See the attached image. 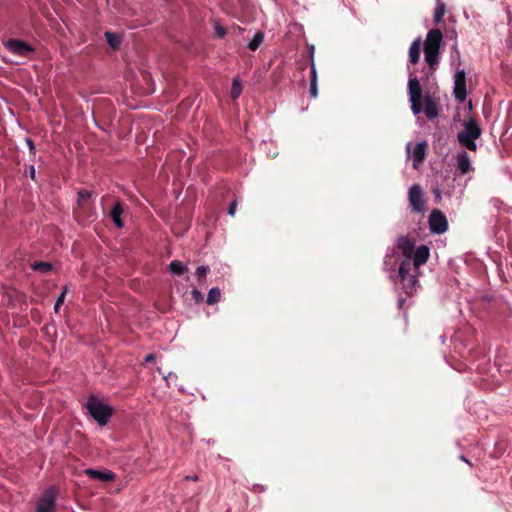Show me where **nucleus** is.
Listing matches in <instances>:
<instances>
[{
  "mask_svg": "<svg viewBox=\"0 0 512 512\" xmlns=\"http://www.w3.org/2000/svg\"><path fill=\"white\" fill-rule=\"evenodd\" d=\"M408 93L411 102V109L414 115H418L422 110L430 120L438 117L439 109L436 101L431 96L424 98V108L422 104V87L417 77H410L408 81Z\"/></svg>",
  "mask_w": 512,
  "mask_h": 512,
  "instance_id": "obj_1",
  "label": "nucleus"
},
{
  "mask_svg": "<svg viewBox=\"0 0 512 512\" xmlns=\"http://www.w3.org/2000/svg\"><path fill=\"white\" fill-rule=\"evenodd\" d=\"M77 207L74 208V216L79 223L85 224L96 219V211L92 201V192L89 190L78 191Z\"/></svg>",
  "mask_w": 512,
  "mask_h": 512,
  "instance_id": "obj_2",
  "label": "nucleus"
},
{
  "mask_svg": "<svg viewBox=\"0 0 512 512\" xmlns=\"http://www.w3.org/2000/svg\"><path fill=\"white\" fill-rule=\"evenodd\" d=\"M462 125L463 130L458 132L457 140L462 147L475 152L477 150L476 140L480 138L482 129L474 118L464 120Z\"/></svg>",
  "mask_w": 512,
  "mask_h": 512,
  "instance_id": "obj_3",
  "label": "nucleus"
},
{
  "mask_svg": "<svg viewBox=\"0 0 512 512\" xmlns=\"http://www.w3.org/2000/svg\"><path fill=\"white\" fill-rule=\"evenodd\" d=\"M86 408L89 414L100 426H104L109 422L110 417L113 414V408L109 405L102 403L94 395L88 398Z\"/></svg>",
  "mask_w": 512,
  "mask_h": 512,
  "instance_id": "obj_4",
  "label": "nucleus"
},
{
  "mask_svg": "<svg viewBox=\"0 0 512 512\" xmlns=\"http://www.w3.org/2000/svg\"><path fill=\"white\" fill-rule=\"evenodd\" d=\"M408 200L413 212L423 214L426 210V200L424 198V191L418 184H414L408 191Z\"/></svg>",
  "mask_w": 512,
  "mask_h": 512,
  "instance_id": "obj_5",
  "label": "nucleus"
},
{
  "mask_svg": "<svg viewBox=\"0 0 512 512\" xmlns=\"http://www.w3.org/2000/svg\"><path fill=\"white\" fill-rule=\"evenodd\" d=\"M57 489L49 487L46 489L36 504V512H55L56 511Z\"/></svg>",
  "mask_w": 512,
  "mask_h": 512,
  "instance_id": "obj_6",
  "label": "nucleus"
},
{
  "mask_svg": "<svg viewBox=\"0 0 512 512\" xmlns=\"http://www.w3.org/2000/svg\"><path fill=\"white\" fill-rule=\"evenodd\" d=\"M4 46L10 53L25 58L29 57L31 54L35 52V48L32 45H30L26 41L16 38L8 39L4 43Z\"/></svg>",
  "mask_w": 512,
  "mask_h": 512,
  "instance_id": "obj_7",
  "label": "nucleus"
},
{
  "mask_svg": "<svg viewBox=\"0 0 512 512\" xmlns=\"http://www.w3.org/2000/svg\"><path fill=\"white\" fill-rule=\"evenodd\" d=\"M429 229L434 234H443L448 230V221L444 213L433 209L428 219Z\"/></svg>",
  "mask_w": 512,
  "mask_h": 512,
  "instance_id": "obj_8",
  "label": "nucleus"
},
{
  "mask_svg": "<svg viewBox=\"0 0 512 512\" xmlns=\"http://www.w3.org/2000/svg\"><path fill=\"white\" fill-rule=\"evenodd\" d=\"M454 96L455 98L463 102L466 99V75L464 70H459L454 76Z\"/></svg>",
  "mask_w": 512,
  "mask_h": 512,
  "instance_id": "obj_9",
  "label": "nucleus"
},
{
  "mask_svg": "<svg viewBox=\"0 0 512 512\" xmlns=\"http://www.w3.org/2000/svg\"><path fill=\"white\" fill-rule=\"evenodd\" d=\"M85 475L90 477L91 479L98 480L100 482H112L116 479L115 473L110 470H97L93 468H88L84 471Z\"/></svg>",
  "mask_w": 512,
  "mask_h": 512,
  "instance_id": "obj_10",
  "label": "nucleus"
},
{
  "mask_svg": "<svg viewBox=\"0 0 512 512\" xmlns=\"http://www.w3.org/2000/svg\"><path fill=\"white\" fill-rule=\"evenodd\" d=\"M442 32L439 29H431L427 33L426 39L424 41L425 49H433L439 50L442 42Z\"/></svg>",
  "mask_w": 512,
  "mask_h": 512,
  "instance_id": "obj_11",
  "label": "nucleus"
},
{
  "mask_svg": "<svg viewBox=\"0 0 512 512\" xmlns=\"http://www.w3.org/2000/svg\"><path fill=\"white\" fill-rule=\"evenodd\" d=\"M397 248L406 258H412L415 248V241L408 236H401L397 240Z\"/></svg>",
  "mask_w": 512,
  "mask_h": 512,
  "instance_id": "obj_12",
  "label": "nucleus"
},
{
  "mask_svg": "<svg viewBox=\"0 0 512 512\" xmlns=\"http://www.w3.org/2000/svg\"><path fill=\"white\" fill-rule=\"evenodd\" d=\"M430 255V250L428 246L421 245L416 251L413 252V265L416 269H418L421 265L425 264L428 261Z\"/></svg>",
  "mask_w": 512,
  "mask_h": 512,
  "instance_id": "obj_13",
  "label": "nucleus"
},
{
  "mask_svg": "<svg viewBox=\"0 0 512 512\" xmlns=\"http://www.w3.org/2000/svg\"><path fill=\"white\" fill-rule=\"evenodd\" d=\"M457 169L462 175H465L471 171L470 157L466 151H460L456 157Z\"/></svg>",
  "mask_w": 512,
  "mask_h": 512,
  "instance_id": "obj_14",
  "label": "nucleus"
},
{
  "mask_svg": "<svg viewBox=\"0 0 512 512\" xmlns=\"http://www.w3.org/2000/svg\"><path fill=\"white\" fill-rule=\"evenodd\" d=\"M427 150L426 142H419L416 144L413 150V167L417 168L419 164H422L425 160Z\"/></svg>",
  "mask_w": 512,
  "mask_h": 512,
  "instance_id": "obj_15",
  "label": "nucleus"
},
{
  "mask_svg": "<svg viewBox=\"0 0 512 512\" xmlns=\"http://www.w3.org/2000/svg\"><path fill=\"white\" fill-rule=\"evenodd\" d=\"M123 205L120 201H117L114 203L113 207L111 208L110 210V217L112 219V221L114 222V224L118 227V228H122L123 227V221L121 219V215L123 213Z\"/></svg>",
  "mask_w": 512,
  "mask_h": 512,
  "instance_id": "obj_16",
  "label": "nucleus"
},
{
  "mask_svg": "<svg viewBox=\"0 0 512 512\" xmlns=\"http://www.w3.org/2000/svg\"><path fill=\"white\" fill-rule=\"evenodd\" d=\"M421 54V40L420 38L415 39L409 48V62L411 64H417Z\"/></svg>",
  "mask_w": 512,
  "mask_h": 512,
  "instance_id": "obj_17",
  "label": "nucleus"
},
{
  "mask_svg": "<svg viewBox=\"0 0 512 512\" xmlns=\"http://www.w3.org/2000/svg\"><path fill=\"white\" fill-rule=\"evenodd\" d=\"M400 279L405 293L411 295L415 290L416 284L418 283L416 276L411 274Z\"/></svg>",
  "mask_w": 512,
  "mask_h": 512,
  "instance_id": "obj_18",
  "label": "nucleus"
},
{
  "mask_svg": "<svg viewBox=\"0 0 512 512\" xmlns=\"http://www.w3.org/2000/svg\"><path fill=\"white\" fill-rule=\"evenodd\" d=\"M310 96L312 98H316L318 95V87H317V71L315 68V64L312 61L311 63V72H310V89H309Z\"/></svg>",
  "mask_w": 512,
  "mask_h": 512,
  "instance_id": "obj_19",
  "label": "nucleus"
},
{
  "mask_svg": "<svg viewBox=\"0 0 512 512\" xmlns=\"http://www.w3.org/2000/svg\"><path fill=\"white\" fill-rule=\"evenodd\" d=\"M105 38L113 50H117L120 47L122 38L119 34L107 31L105 32Z\"/></svg>",
  "mask_w": 512,
  "mask_h": 512,
  "instance_id": "obj_20",
  "label": "nucleus"
},
{
  "mask_svg": "<svg viewBox=\"0 0 512 512\" xmlns=\"http://www.w3.org/2000/svg\"><path fill=\"white\" fill-rule=\"evenodd\" d=\"M438 56H439V50L424 48L425 61L431 68H434V66L438 63Z\"/></svg>",
  "mask_w": 512,
  "mask_h": 512,
  "instance_id": "obj_21",
  "label": "nucleus"
},
{
  "mask_svg": "<svg viewBox=\"0 0 512 512\" xmlns=\"http://www.w3.org/2000/svg\"><path fill=\"white\" fill-rule=\"evenodd\" d=\"M445 12H446L445 3L442 2L441 0H437L435 12H434V22L436 24H439L442 21Z\"/></svg>",
  "mask_w": 512,
  "mask_h": 512,
  "instance_id": "obj_22",
  "label": "nucleus"
},
{
  "mask_svg": "<svg viewBox=\"0 0 512 512\" xmlns=\"http://www.w3.org/2000/svg\"><path fill=\"white\" fill-rule=\"evenodd\" d=\"M242 90H243V86H242L240 79L238 77L233 78L231 93H230L231 98L233 100L238 99L242 93Z\"/></svg>",
  "mask_w": 512,
  "mask_h": 512,
  "instance_id": "obj_23",
  "label": "nucleus"
},
{
  "mask_svg": "<svg viewBox=\"0 0 512 512\" xmlns=\"http://www.w3.org/2000/svg\"><path fill=\"white\" fill-rule=\"evenodd\" d=\"M412 268L411 258L404 259L399 266V277L404 278L406 276L411 275L410 271Z\"/></svg>",
  "mask_w": 512,
  "mask_h": 512,
  "instance_id": "obj_24",
  "label": "nucleus"
},
{
  "mask_svg": "<svg viewBox=\"0 0 512 512\" xmlns=\"http://www.w3.org/2000/svg\"><path fill=\"white\" fill-rule=\"evenodd\" d=\"M263 40H264L263 32H261V31L256 32L254 34L252 40L249 42L248 48L251 51H256L260 47V45L262 44Z\"/></svg>",
  "mask_w": 512,
  "mask_h": 512,
  "instance_id": "obj_25",
  "label": "nucleus"
},
{
  "mask_svg": "<svg viewBox=\"0 0 512 512\" xmlns=\"http://www.w3.org/2000/svg\"><path fill=\"white\" fill-rule=\"evenodd\" d=\"M170 271L178 276L183 275L187 271V267L180 261L174 260L169 265Z\"/></svg>",
  "mask_w": 512,
  "mask_h": 512,
  "instance_id": "obj_26",
  "label": "nucleus"
},
{
  "mask_svg": "<svg viewBox=\"0 0 512 512\" xmlns=\"http://www.w3.org/2000/svg\"><path fill=\"white\" fill-rule=\"evenodd\" d=\"M220 298H221L220 289L212 288L208 292L206 302L208 305H213V304L217 303L220 300Z\"/></svg>",
  "mask_w": 512,
  "mask_h": 512,
  "instance_id": "obj_27",
  "label": "nucleus"
},
{
  "mask_svg": "<svg viewBox=\"0 0 512 512\" xmlns=\"http://www.w3.org/2000/svg\"><path fill=\"white\" fill-rule=\"evenodd\" d=\"M32 269L34 271L41 272V273L45 274L52 270V264L49 262L39 261V262H35L32 265Z\"/></svg>",
  "mask_w": 512,
  "mask_h": 512,
  "instance_id": "obj_28",
  "label": "nucleus"
},
{
  "mask_svg": "<svg viewBox=\"0 0 512 512\" xmlns=\"http://www.w3.org/2000/svg\"><path fill=\"white\" fill-rule=\"evenodd\" d=\"M67 292H68V287L67 286L63 287V290H62L61 294L58 296V298L55 302V305H54V311L56 313L59 312L61 305L64 303L65 296H66Z\"/></svg>",
  "mask_w": 512,
  "mask_h": 512,
  "instance_id": "obj_29",
  "label": "nucleus"
},
{
  "mask_svg": "<svg viewBox=\"0 0 512 512\" xmlns=\"http://www.w3.org/2000/svg\"><path fill=\"white\" fill-rule=\"evenodd\" d=\"M214 30H215L216 37L220 38V39L225 37V35L227 34L226 28L221 26L218 22H215Z\"/></svg>",
  "mask_w": 512,
  "mask_h": 512,
  "instance_id": "obj_30",
  "label": "nucleus"
},
{
  "mask_svg": "<svg viewBox=\"0 0 512 512\" xmlns=\"http://www.w3.org/2000/svg\"><path fill=\"white\" fill-rule=\"evenodd\" d=\"M209 271H210L209 266H200L196 270V275H197L198 279L201 281L202 278H204Z\"/></svg>",
  "mask_w": 512,
  "mask_h": 512,
  "instance_id": "obj_31",
  "label": "nucleus"
},
{
  "mask_svg": "<svg viewBox=\"0 0 512 512\" xmlns=\"http://www.w3.org/2000/svg\"><path fill=\"white\" fill-rule=\"evenodd\" d=\"M191 294H192V296H193V299H194L197 303H200V302H202V301H203V295H202V293H201L199 290H197V289H193V290L191 291Z\"/></svg>",
  "mask_w": 512,
  "mask_h": 512,
  "instance_id": "obj_32",
  "label": "nucleus"
},
{
  "mask_svg": "<svg viewBox=\"0 0 512 512\" xmlns=\"http://www.w3.org/2000/svg\"><path fill=\"white\" fill-rule=\"evenodd\" d=\"M236 208H237V200L234 199L230 205H229V208H228V214L231 215V216H234L235 213H236Z\"/></svg>",
  "mask_w": 512,
  "mask_h": 512,
  "instance_id": "obj_33",
  "label": "nucleus"
},
{
  "mask_svg": "<svg viewBox=\"0 0 512 512\" xmlns=\"http://www.w3.org/2000/svg\"><path fill=\"white\" fill-rule=\"evenodd\" d=\"M154 360H155L154 354H148L145 357V363H150V362H153Z\"/></svg>",
  "mask_w": 512,
  "mask_h": 512,
  "instance_id": "obj_34",
  "label": "nucleus"
},
{
  "mask_svg": "<svg viewBox=\"0 0 512 512\" xmlns=\"http://www.w3.org/2000/svg\"><path fill=\"white\" fill-rule=\"evenodd\" d=\"M26 142H27V144H28V146H29V149H30L31 151L35 149V147H34V143H33V141H32L30 138H27V139H26Z\"/></svg>",
  "mask_w": 512,
  "mask_h": 512,
  "instance_id": "obj_35",
  "label": "nucleus"
},
{
  "mask_svg": "<svg viewBox=\"0 0 512 512\" xmlns=\"http://www.w3.org/2000/svg\"><path fill=\"white\" fill-rule=\"evenodd\" d=\"M30 176L32 179H34L35 177V169H34V166H30Z\"/></svg>",
  "mask_w": 512,
  "mask_h": 512,
  "instance_id": "obj_36",
  "label": "nucleus"
},
{
  "mask_svg": "<svg viewBox=\"0 0 512 512\" xmlns=\"http://www.w3.org/2000/svg\"><path fill=\"white\" fill-rule=\"evenodd\" d=\"M186 479L187 480H192V481H197L198 480V476L197 475L187 476Z\"/></svg>",
  "mask_w": 512,
  "mask_h": 512,
  "instance_id": "obj_37",
  "label": "nucleus"
}]
</instances>
